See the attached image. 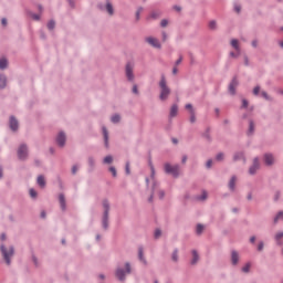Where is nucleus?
<instances>
[{
    "label": "nucleus",
    "instance_id": "nucleus-1",
    "mask_svg": "<svg viewBox=\"0 0 283 283\" xmlns=\"http://www.w3.org/2000/svg\"><path fill=\"white\" fill-rule=\"evenodd\" d=\"M159 87H160V95H159L160 101H167V98H169V95L171 94V90L169 88V86H167V80H165V76H161V80L159 82Z\"/></svg>",
    "mask_w": 283,
    "mask_h": 283
},
{
    "label": "nucleus",
    "instance_id": "nucleus-2",
    "mask_svg": "<svg viewBox=\"0 0 283 283\" xmlns=\"http://www.w3.org/2000/svg\"><path fill=\"white\" fill-rule=\"evenodd\" d=\"M0 251L2 253V258L4 262L10 266V258L14 255V248L12 247L7 248L6 245H1Z\"/></svg>",
    "mask_w": 283,
    "mask_h": 283
},
{
    "label": "nucleus",
    "instance_id": "nucleus-3",
    "mask_svg": "<svg viewBox=\"0 0 283 283\" xmlns=\"http://www.w3.org/2000/svg\"><path fill=\"white\" fill-rule=\"evenodd\" d=\"M164 168L166 174H170L174 178L180 176V166L178 165L171 166V164H165Z\"/></svg>",
    "mask_w": 283,
    "mask_h": 283
},
{
    "label": "nucleus",
    "instance_id": "nucleus-4",
    "mask_svg": "<svg viewBox=\"0 0 283 283\" xmlns=\"http://www.w3.org/2000/svg\"><path fill=\"white\" fill-rule=\"evenodd\" d=\"M103 208H104V217H103L102 223H103L104 229H107V227H108L107 222L109 220V201L104 200Z\"/></svg>",
    "mask_w": 283,
    "mask_h": 283
},
{
    "label": "nucleus",
    "instance_id": "nucleus-5",
    "mask_svg": "<svg viewBox=\"0 0 283 283\" xmlns=\"http://www.w3.org/2000/svg\"><path fill=\"white\" fill-rule=\"evenodd\" d=\"M129 273H132V268L129 266V263H126V272L123 269H117L116 277L123 282V280H125V275Z\"/></svg>",
    "mask_w": 283,
    "mask_h": 283
},
{
    "label": "nucleus",
    "instance_id": "nucleus-6",
    "mask_svg": "<svg viewBox=\"0 0 283 283\" xmlns=\"http://www.w3.org/2000/svg\"><path fill=\"white\" fill-rule=\"evenodd\" d=\"M18 158H20V160H25V158H28V146L25 145H21L18 149Z\"/></svg>",
    "mask_w": 283,
    "mask_h": 283
},
{
    "label": "nucleus",
    "instance_id": "nucleus-7",
    "mask_svg": "<svg viewBox=\"0 0 283 283\" xmlns=\"http://www.w3.org/2000/svg\"><path fill=\"white\" fill-rule=\"evenodd\" d=\"M259 169H260V159L254 158L253 165L249 169V174L253 176V174H255V171H258Z\"/></svg>",
    "mask_w": 283,
    "mask_h": 283
},
{
    "label": "nucleus",
    "instance_id": "nucleus-8",
    "mask_svg": "<svg viewBox=\"0 0 283 283\" xmlns=\"http://www.w3.org/2000/svg\"><path fill=\"white\" fill-rule=\"evenodd\" d=\"M134 65L132 63H128L126 65V76L128 81H134Z\"/></svg>",
    "mask_w": 283,
    "mask_h": 283
},
{
    "label": "nucleus",
    "instance_id": "nucleus-9",
    "mask_svg": "<svg viewBox=\"0 0 283 283\" xmlns=\"http://www.w3.org/2000/svg\"><path fill=\"white\" fill-rule=\"evenodd\" d=\"M10 129H12V132H17L19 129V120H17L14 116L10 117Z\"/></svg>",
    "mask_w": 283,
    "mask_h": 283
},
{
    "label": "nucleus",
    "instance_id": "nucleus-10",
    "mask_svg": "<svg viewBox=\"0 0 283 283\" xmlns=\"http://www.w3.org/2000/svg\"><path fill=\"white\" fill-rule=\"evenodd\" d=\"M56 143L59 147H64L65 146V133H60L56 137Z\"/></svg>",
    "mask_w": 283,
    "mask_h": 283
},
{
    "label": "nucleus",
    "instance_id": "nucleus-11",
    "mask_svg": "<svg viewBox=\"0 0 283 283\" xmlns=\"http://www.w3.org/2000/svg\"><path fill=\"white\" fill-rule=\"evenodd\" d=\"M146 41H147V43H149V45H153V48L160 49V42L158 41V39H156V38H147Z\"/></svg>",
    "mask_w": 283,
    "mask_h": 283
},
{
    "label": "nucleus",
    "instance_id": "nucleus-12",
    "mask_svg": "<svg viewBox=\"0 0 283 283\" xmlns=\"http://www.w3.org/2000/svg\"><path fill=\"white\" fill-rule=\"evenodd\" d=\"M264 163H265V165L271 166V165H273V163H275V158L271 154H265Z\"/></svg>",
    "mask_w": 283,
    "mask_h": 283
},
{
    "label": "nucleus",
    "instance_id": "nucleus-13",
    "mask_svg": "<svg viewBox=\"0 0 283 283\" xmlns=\"http://www.w3.org/2000/svg\"><path fill=\"white\" fill-rule=\"evenodd\" d=\"M238 87V80L233 78L232 82L229 85V92L230 94H235V88Z\"/></svg>",
    "mask_w": 283,
    "mask_h": 283
},
{
    "label": "nucleus",
    "instance_id": "nucleus-14",
    "mask_svg": "<svg viewBox=\"0 0 283 283\" xmlns=\"http://www.w3.org/2000/svg\"><path fill=\"white\" fill-rule=\"evenodd\" d=\"M59 202H60V207H61L62 211H65V209L67 207L65 203V195H63V193L59 195Z\"/></svg>",
    "mask_w": 283,
    "mask_h": 283
},
{
    "label": "nucleus",
    "instance_id": "nucleus-15",
    "mask_svg": "<svg viewBox=\"0 0 283 283\" xmlns=\"http://www.w3.org/2000/svg\"><path fill=\"white\" fill-rule=\"evenodd\" d=\"M239 260H240V256L238 255V252L232 251V254H231L232 264H234V265L238 264Z\"/></svg>",
    "mask_w": 283,
    "mask_h": 283
},
{
    "label": "nucleus",
    "instance_id": "nucleus-16",
    "mask_svg": "<svg viewBox=\"0 0 283 283\" xmlns=\"http://www.w3.org/2000/svg\"><path fill=\"white\" fill-rule=\"evenodd\" d=\"M175 116H178V105H172L170 108V118H175Z\"/></svg>",
    "mask_w": 283,
    "mask_h": 283
},
{
    "label": "nucleus",
    "instance_id": "nucleus-17",
    "mask_svg": "<svg viewBox=\"0 0 283 283\" xmlns=\"http://www.w3.org/2000/svg\"><path fill=\"white\" fill-rule=\"evenodd\" d=\"M238 180V178H235V177H232L231 179H230V182H229V189L231 190V191H235V181Z\"/></svg>",
    "mask_w": 283,
    "mask_h": 283
},
{
    "label": "nucleus",
    "instance_id": "nucleus-18",
    "mask_svg": "<svg viewBox=\"0 0 283 283\" xmlns=\"http://www.w3.org/2000/svg\"><path fill=\"white\" fill-rule=\"evenodd\" d=\"M38 185H39V187H41L43 189L45 187V177L40 175L38 177Z\"/></svg>",
    "mask_w": 283,
    "mask_h": 283
},
{
    "label": "nucleus",
    "instance_id": "nucleus-19",
    "mask_svg": "<svg viewBox=\"0 0 283 283\" xmlns=\"http://www.w3.org/2000/svg\"><path fill=\"white\" fill-rule=\"evenodd\" d=\"M231 45L232 48H234V50L238 52V54H240V44L238 43V40H232L231 41Z\"/></svg>",
    "mask_w": 283,
    "mask_h": 283
},
{
    "label": "nucleus",
    "instance_id": "nucleus-20",
    "mask_svg": "<svg viewBox=\"0 0 283 283\" xmlns=\"http://www.w3.org/2000/svg\"><path fill=\"white\" fill-rule=\"evenodd\" d=\"M199 260L198 252L196 250L192 251V260L191 264H197Z\"/></svg>",
    "mask_w": 283,
    "mask_h": 283
},
{
    "label": "nucleus",
    "instance_id": "nucleus-21",
    "mask_svg": "<svg viewBox=\"0 0 283 283\" xmlns=\"http://www.w3.org/2000/svg\"><path fill=\"white\" fill-rule=\"evenodd\" d=\"M8 67V60L4 57L0 59V70H6Z\"/></svg>",
    "mask_w": 283,
    "mask_h": 283
},
{
    "label": "nucleus",
    "instance_id": "nucleus-22",
    "mask_svg": "<svg viewBox=\"0 0 283 283\" xmlns=\"http://www.w3.org/2000/svg\"><path fill=\"white\" fill-rule=\"evenodd\" d=\"M138 258L140 262H143L144 264H147V261H145V256H143V248L138 249Z\"/></svg>",
    "mask_w": 283,
    "mask_h": 283
},
{
    "label": "nucleus",
    "instance_id": "nucleus-23",
    "mask_svg": "<svg viewBox=\"0 0 283 283\" xmlns=\"http://www.w3.org/2000/svg\"><path fill=\"white\" fill-rule=\"evenodd\" d=\"M280 220H283V212L280 211L276 217L274 218V224H277Z\"/></svg>",
    "mask_w": 283,
    "mask_h": 283
},
{
    "label": "nucleus",
    "instance_id": "nucleus-24",
    "mask_svg": "<svg viewBox=\"0 0 283 283\" xmlns=\"http://www.w3.org/2000/svg\"><path fill=\"white\" fill-rule=\"evenodd\" d=\"M282 238H283V232H279L275 234V241L277 244H282Z\"/></svg>",
    "mask_w": 283,
    "mask_h": 283
},
{
    "label": "nucleus",
    "instance_id": "nucleus-25",
    "mask_svg": "<svg viewBox=\"0 0 283 283\" xmlns=\"http://www.w3.org/2000/svg\"><path fill=\"white\" fill-rule=\"evenodd\" d=\"M7 78L4 75H0V88L6 87Z\"/></svg>",
    "mask_w": 283,
    "mask_h": 283
},
{
    "label": "nucleus",
    "instance_id": "nucleus-26",
    "mask_svg": "<svg viewBox=\"0 0 283 283\" xmlns=\"http://www.w3.org/2000/svg\"><path fill=\"white\" fill-rule=\"evenodd\" d=\"M106 10L108 14H114V7L112 6V3L109 2L106 3Z\"/></svg>",
    "mask_w": 283,
    "mask_h": 283
},
{
    "label": "nucleus",
    "instance_id": "nucleus-27",
    "mask_svg": "<svg viewBox=\"0 0 283 283\" xmlns=\"http://www.w3.org/2000/svg\"><path fill=\"white\" fill-rule=\"evenodd\" d=\"M103 135H104L105 145L107 147V140L109 139V135L107 134V128L105 127H103Z\"/></svg>",
    "mask_w": 283,
    "mask_h": 283
},
{
    "label": "nucleus",
    "instance_id": "nucleus-28",
    "mask_svg": "<svg viewBox=\"0 0 283 283\" xmlns=\"http://www.w3.org/2000/svg\"><path fill=\"white\" fill-rule=\"evenodd\" d=\"M113 161H114V158L112 156H106L104 158L105 165H112Z\"/></svg>",
    "mask_w": 283,
    "mask_h": 283
},
{
    "label": "nucleus",
    "instance_id": "nucleus-29",
    "mask_svg": "<svg viewBox=\"0 0 283 283\" xmlns=\"http://www.w3.org/2000/svg\"><path fill=\"white\" fill-rule=\"evenodd\" d=\"M249 271H251V263H247V264L242 268V272H243V273H249Z\"/></svg>",
    "mask_w": 283,
    "mask_h": 283
},
{
    "label": "nucleus",
    "instance_id": "nucleus-30",
    "mask_svg": "<svg viewBox=\"0 0 283 283\" xmlns=\"http://www.w3.org/2000/svg\"><path fill=\"white\" fill-rule=\"evenodd\" d=\"M209 28H210V30H216V28H218V23L212 20L209 22Z\"/></svg>",
    "mask_w": 283,
    "mask_h": 283
},
{
    "label": "nucleus",
    "instance_id": "nucleus-31",
    "mask_svg": "<svg viewBox=\"0 0 283 283\" xmlns=\"http://www.w3.org/2000/svg\"><path fill=\"white\" fill-rule=\"evenodd\" d=\"M202 231H205V226L198 224L197 226V233H198V235H200V233H202Z\"/></svg>",
    "mask_w": 283,
    "mask_h": 283
},
{
    "label": "nucleus",
    "instance_id": "nucleus-32",
    "mask_svg": "<svg viewBox=\"0 0 283 283\" xmlns=\"http://www.w3.org/2000/svg\"><path fill=\"white\" fill-rule=\"evenodd\" d=\"M112 123H120V115H114L112 117Z\"/></svg>",
    "mask_w": 283,
    "mask_h": 283
},
{
    "label": "nucleus",
    "instance_id": "nucleus-33",
    "mask_svg": "<svg viewBox=\"0 0 283 283\" xmlns=\"http://www.w3.org/2000/svg\"><path fill=\"white\" fill-rule=\"evenodd\" d=\"M190 123H196V111H191L190 113Z\"/></svg>",
    "mask_w": 283,
    "mask_h": 283
},
{
    "label": "nucleus",
    "instance_id": "nucleus-34",
    "mask_svg": "<svg viewBox=\"0 0 283 283\" xmlns=\"http://www.w3.org/2000/svg\"><path fill=\"white\" fill-rule=\"evenodd\" d=\"M172 262H178V250H175L172 253Z\"/></svg>",
    "mask_w": 283,
    "mask_h": 283
},
{
    "label": "nucleus",
    "instance_id": "nucleus-35",
    "mask_svg": "<svg viewBox=\"0 0 283 283\" xmlns=\"http://www.w3.org/2000/svg\"><path fill=\"white\" fill-rule=\"evenodd\" d=\"M160 235H163V231H160V229L155 230V239L158 240Z\"/></svg>",
    "mask_w": 283,
    "mask_h": 283
},
{
    "label": "nucleus",
    "instance_id": "nucleus-36",
    "mask_svg": "<svg viewBox=\"0 0 283 283\" xmlns=\"http://www.w3.org/2000/svg\"><path fill=\"white\" fill-rule=\"evenodd\" d=\"M254 130H255V125L253 124V122H250L249 134H253Z\"/></svg>",
    "mask_w": 283,
    "mask_h": 283
},
{
    "label": "nucleus",
    "instance_id": "nucleus-37",
    "mask_svg": "<svg viewBox=\"0 0 283 283\" xmlns=\"http://www.w3.org/2000/svg\"><path fill=\"white\" fill-rule=\"evenodd\" d=\"M143 12V8H138L136 12V20L138 21L140 19V13Z\"/></svg>",
    "mask_w": 283,
    "mask_h": 283
},
{
    "label": "nucleus",
    "instance_id": "nucleus-38",
    "mask_svg": "<svg viewBox=\"0 0 283 283\" xmlns=\"http://www.w3.org/2000/svg\"><path fill=\"white\" fill-rule=\"evenodd\" d=\"M240 158H244V155L242 153H238L234 155V160H240Z\"/></svg>",
    "mask_w": 283,
    "mask_h": 283
},
{
    "label": "nucleus",
    "instance_id": "nucleus-39",
    "mask_svg": "<svg viewBox=\"0 0 283 283\" xmlns=\"http://www.w3.org/2000/svg\"><path fill=\"white\" fill-rule=\"evenodd\" d=\"M216 160H224V154L220 153L217 155Z\"/></svg>",
    "mask_w": 283,
    "mask_h": 283
},
{
    "label": "nucleus",
    "instance_id": "nucleus-40",
    "mask_svg": "<svg viewBox=\"0 0 283 283\" xmlns=\"http://www.w3.org/2000/svg\"><path fill=\"white\" fill-rule=\"evenodd\" d=\"M258 94H260V86H255L253 90V95L258 96Z\"/></svg>",
    "mask_w": 283,
    "mask_h": 283
},
{
    "label": "nucleus",
    "instance_id": "nucleus-41",
    "mask_svg": "<svg viewBox=\"0 0 283 283\" xmlns=\"http://www.w3.org/2000/svg\"><path fill=\"white\" fill-rule=\"evenodd\" d=\"M30 196L31 198H36V190L30 189Z\"/></svg>",
    "mask_w": 283,
    "mask_h": 283
},
{
    "label": "nucleus",
    "instance_id": "nucleus-42",
    "mask_svg": "<svg viewBox=\"0 0 283 283\" xmlns=\"http://www.w3.org/2000/svg\"><path fill=\"white\" fill-rule=\"evenodd\" d=\"M54 25H55L54 21H50V22L48 23V28H49L50 30H54Z\"/></svg>",
    "mask_w": 283,
    "mask_h": 283
},
{
    "label": "nucleus",
    "instance_id": "nucleus-43",
    "mask_svg": "<svg viewBox=\"0 0 283 283\" xmlns=\"http://www.w3.org/2000/svg\"><path fill=\"white\" fill-rule=\"evenodd\" d=\"M168 24L169 22L167 20H161L160 22L161 28H167Z\"/></svg>",
    "mask_w": 283,
    "mask_h": 283
},
{
    "label": "nucleus",
    "instance_id": "nucleus-44",
    "mask_svg": "<svg viewBox=\"0 0 283 283\" xmlns=\"http://www.w3.org/2000/svg\"><path fill=\"white\" fill-rule=\"evenodd\" d=\"M109 171H111V174H113V177L116 178V168L115 167H111Z\"/></svg>",
    "mask_w": 283,
    "mask_h": 283
},
{
    "label": "nucleus",
    "instance_id": "nucleus-45",
    "mask_svg": "<svg viewBox=\"0 0 283 283\" xmlns=\"http://www.w3.org/2000/svg\"><path fill=\"white\" fill-rule=\"evenodd\" d=\"M186 109H188L191 114V111L193 112V106L191 104H187Z\"/></svg>",
    "mask_w": 283,
    "mask_h": 283
},
{
    "label": "nucleus",
    "instance_id": "nucleus-46",
    "mask_svg": "<svg viewBox=\"0 0 283 283\" xmlns=\"http://www.w3.org/2000/svg\"><path fill=\"white\" fill-rule=\"evenodd\" d=\"M211 165H213V160L209 159L206 166L208 167V169H211Z\"/></svg>",
    "mask_w": 283,
    "mask_h": 283
},
{
    "label": "nucleus",
    "instance_id": "nucleus-47",
    "mask_svg": "<svg viewBox=\"0 0 283 283\" xmlns=\"http://www.w3.org/2000/svg\"><path fill=\"white\" fill-rule=\"evenodd\" d=\"M199 200H207V192L206 191L202 192V196L199 198Z\"/></svg>",
    "mask_w": 283,
    "mask_h": 283
},
{
    "label": "nucleus",
    "instance_id": "nucleus-48",
    "mask_svg": "<svg viewBox=\"0 0 283 283\" xmlns=\"http://www.w3.org/2000/svg\"><path fill=\"white\" fill-rule=\"evenodd\" d=\"M31 17L34 19V21H39V19H41V15L39 14H32Z\"/></svg>",
    "mask_w": 283,
    "mask_h": 283
},
{
    "label": "nucleus",
    "instance_id": "nucleus-49",
    "mask_svg": "<svg viewBox=\"0 0 283 283\" xmlns=\"http://www.w3.org/2000/svg\"><path fill=\"white\" fill-rule=\"evenodd\" d=\"M242 107H249V102L247 99L242 101Z\"/></svg>",
    "mask_w": 283,
    "mask_h": 283
},
{
    "label": "nucleus",
    "instance_id": "nucleus-50",
    "mask_svg": "<svg viewBox=\"0 0 283 283\" xmlns=\"http://www.w3.org/2000/svg\"><path fill=\"white\" fill-rule=\"evenodd\" d=\"M182 63V56H179V59L176 61V66L180 65Z\"/></svg>",
    "mask_w": 283,
    "mask_h": 283
},
{
    "label": "nucleus",
    "instance_id": "nucleus-51",
    "mask_svg": "<svg viewBox=\"0 0 283 283\" xmlns=\"http://www.w3.org/2000/svg\"><path fill=\"white\" fill-rule=\"evenodd\" d=\"M261 94H262L263 98H265L266 101H269V94H266V92H262Z\"/></svg>",
    "mask_w": 283,
    "mask_h": 283
},
{
    "label": "nucleus",
    "instance_id": "nucleus-52",
    "mask_svg": "<svg viewBox=\"0 0 283 283\" xmlns=\"http://www.w3.org/2000/svg\"><path fill=\"white\" fill-rule=\"evenodd\" d=\"M151 170V178H154V176H156V170L154 169V166L150 167Z\"/></svg>",
    "mask_w": 283,
    "mask_h": 283
},
{
    "label": "nucleus",
    "instance_id": "nucleus-53",
    "mask_svg": "<svg viewBox=\"0 0 283 283\" xmlns=\"http://www.w3.org/2000/svg\"><path fill=\"white\" fill-rule=\"evenodd\" d=\"M234 10H235V12L240 13V10H241L240 6L235 4Z\"/></svg>",
    "mask_w": 283,
    "mask_h": 283
},
{
    "label": "nucleus",
    "instance_id": "nucleus-54",
    "mask_svg": "<svg viewBox=\"0 0 283 283\" xmlns=\"http://www.w3.org/2000/svg\"><path fill=\"white\" fill-rule=\"evenodd\" d=\"M262 249H264V243H260L258 247V251H262Z\"/></svg>",
    "mask_w": 283,
    "mask_h": 283
},
{
    "label": "nucleus",
    "instance_id": "nucleus-55",
    "mask_svg": "<svg viewBox=\"0 0 283 283\" xmlns=\"http://www.w3.org/2000/svg\"><path fill=\"white\" fill-rule=\"evenodd\" d=\"M133 93H134V94H138V86L135 85V86L133 87Z\"/></svg>",
    "mask_w": 283,
    "mask_h": 283
},
{
    "label": "nucleus",
    "instance_id": "nucleus-56",
    "mask_svg": "<svg viewBox=\"0 0 283 283\" xmlns=\"http://www.w3.org/2000/svg\"><path fill=\"white\" fill-rule=\"evenodd\" d=\"M159 198L160 199L165 198V191H163V190L159 191Z\"/></svg>",
    "mask_w": 283,
    "mask_h": 283
},
{
    "label": "nucleus",
    "instance_id": "nucleus-57",
    "mask_svg": "<svg viewBox=\"0 0 283 283\" xmlns=\"http://www.w3.org/2000/svg\"><path fill=\"white\" fill-rule=\"evenodd\" d=\"M1 23H2V25H8V20H7L6 18H3V19L1 20Z\"/></svg>",
    "mask_w": 283,
    "mask_h": 283
},
{
    "label": "nucleus",
    "instance_id": "nucleus-58",
    "mask_svg": "<svg viewBox=\"0 0 283 283\" xmlns=\"http://www.w3.org/2000/svg\"><path fill=\"white\" fill-rule=\"evenodd\" d=\"M163 41H167V32H163Z\"/></svg>",
    "mask_w": 283,
    "mask_h": 283
},
{
    "label": "nucleus",
    "instance_id": "nucleus-59",
    "mask_svg": "<svg viewBox=\"0 0 283 283\" xmlns=\"http://www.w3.org/2000/svg\"><path fill=\"white\" fill-rule=\"evenodd\" d=\"M126 174L129 175L130 171H129V163L126 164Z\"/></svg>",
    "mask_w": 283,
    "mask_h": 283
},
{
    "label": "nucleus",
    "instance_id": "nucleus-60",
    "mask_svg": "<svg viewBox=\"0 0 283 283\" xmlns=\"http://www.w3.org/2000/svg\"><path fill=\"white\" fill-rule=\"evenodd\" d=\"M76 171H78V168L76 166H73L72 174H76Z\"/></svg>",
    "mask_w": 283,
    "mask_h": 283
},
{
    "label": "nucleus",
    "instance_id": "nucleus-61",
    "mask_svg": "<svg viewBox=\"0 0 283 283\" xmlns=\"http://www.w3.org/2000/svg\"><path fill=\"white\" fill-rule=\"evenodd\" d=\"M172 74H178V66H175V67L172 69Z\"/></svg>",
    "mask_w": 283,
    "mask_h": 283
},
{
    "label": "nucleus",
    "instance_id": "nucleus-62",
    "mask_svg": "<svg viewBox=\"0 0 283 283\" xmlns=\"http://www.w3.org/2000/svg\"><path fill=\"white\" fill-rule=\"evenodd\" d=\"M181 163H182L184 165H185V163H187V156H184V157H182Z\"/></svg>",
    "mask_w": 283,
    "mask_h": 283
},
{
    "label": "nucleus",
    "instance_id": "nucleus-63",
    "mask_svg": "<svg viewBox=\"0 0 283 283\" xmlns=\"http://www.w3.org/2000/svg\"><path fill=\"white\" fill-rule=\"evenodd\" d=\"M174 9L177 10V12H180V10H181L180 7H177V6L174 7Z\"/></svg>",
    "mask_w": 283,
    "mask_h": 283
},
{
    "label": "nucleus",
    "instance_id": "nucleus-64",
    "mask_svg": "<svg viewBox=\"0 0 283 283\" xmlns=\"http://www.w3.org/2000/svg\"><path fill=\"white\" fill-rule=\"evenodd\" d=\"M250 242H255V237H251Z\"/></svg>",
    "mask_w": 283,
    "mask_h": 283
}]
</instances>
